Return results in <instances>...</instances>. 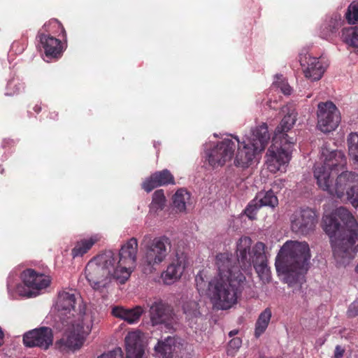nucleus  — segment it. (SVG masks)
Masks as SVG:
<instances>
[{
  "instance_id": "nucleus-1",
  "label": "nucleus",
  "mask_w": 358,
  "mask_h": 358,
  "mask_svg": "<svg viewBox=\"0 0 358 358\" xmlns=\"http://www.w3.org/2000/svg\"><path fill=\"white\" fill-rule=\"evenodd\" d=\"M252 240L243 236L236 243V265L232 255L229 252L217 255L215 266L217 274L212 278L206 287V272L200 271L195 277L196 288L201 294L206 293L213 306L217 309L227 310L234 306L241 294L240 283L245 280V275L239 267L245 271H250L253 266L259 278L263 280L269 278V268L265 255V245L257 243L252 248Z\"/></svg>"
},
{
  "instance_id": "nucleus-2",
  "label": "nucleus",
  "mask_w": 358,
  "mask_h": 358,
  "mask_svg": "<svg viewBox=\"0 0 358 358\" xmlns=\"http://www.w3.org/2000/svg\"><path fill=\"white\" fill-rule=\"evenodd\" d=\"M138 241L128 240L120 250L118 261L113 251L108 250L92 259L85 266V278L94 289L105 287L113 277L120 284L129 278L136 264Z\"/></svg>"
},
{
  "instance_id": "nucleus-3",
  "label": "nucleus",
  "mask_w": 358,
  "mask_h": 358,
  "mask_svg": "<svg viewBox=\"0 0 358 358\" xmlns=\"http://www.w3.org/2000/svg\"><path fill=\"white\" fill-rule=\"evenodd\" d=\"M322 227L331 239L337 263L348 264L358 252V224L355 217L346 208L339 207L332 214L324 215Z\"/></svg>"
},
{
  "instance_id": "nucleus-4",
  "label": "nucleus",
  "mask_w": 358,
  "mask_h": 358,
  "mask_svg": "<svg viewBox=\"0 0 358 358\" xmlns=\"http://www.w3.org/2000/svg\"><path fill=\"white\" fill-rule=\"evenodd\" d=\"M310 258V248L306 241H287L276 257L277 272L283 275L289 287H300L303 283V275L309 268Z\"/></svg>"
},
{
  "instance_id": "nucleus-5",
  "label": "nucleus",
  "mask_w": 358,
  "mask_h": 358,
  "mask_svg": "<svg viewBox=\"0 0 358 358\" xmlns=\"http://www.w3.org/2000/svg\"><path fill=\"white\" fill-rule=\"evenodd\" d=\"M171 248V241L166 236H153L145 234L141 241L139 265L145 273L157 270L166 259Z\"/></svg>"
},
{
  "instance_id": "nucleus-6",
  "label": "nucleus",
  "mask_w": 358,
  "mask_h": 358,
  "mask_svg": "<svg viewBox=\"0 0 358 358\" xmlns=\"http://www.w3.org/2000/svg\"><path fill=\"white\" fill-rule=\"evenodd\" d=\"M270 139L268 127L266 124L252 129L248 134L239 140L237 152L234 155V164L237 167L250 166L257 155L263 151Z\"/></svg>"
},
{
  "instance_id": "nucleus-7",
  "label": "nucleus",
  "mask_w": 358,
  "mask_h": 358,
  "mask_svg": "<svg viewBox=\"0 0 358 358\" xmlns=\"http://www.w3.org/2000/svg\"><path fill=\"white\" fill-rule=\"evenodd\" d=\"M64 333L62 338L57 341L55 345L61 351H76L84 344L92 329V316L83 317L78 314L76 320L62 322Z\"/></svg>"
},
{
  "instance_id": "nucleus-8",
  "label": "nucleus",
  "mask_w": 358,
  "mask_h": 358,
  "mask_svg": "<svg viewBox=\"0 0 358 358\" xmlns=\"http://www.w3.org/2000/svg\"><path fill=\"white\" fill-rule=\"evenodd\" d=\"M313 173L321 189L338 198L346 195L347 192L358 180V175L350 171H343L334 180L331 173L322 166L318 167Z\"/></svg>"
},
{
  "instance_id": "nucleus-9",
  "label": "nucleus",
  "mask_w": 358,
  "mask_h": 358,
  "mask_svg": "<svg viewBox=\"0 0 358 358\" xmlns=\"http://www.w3.org/2000/svg\"><path fill=\"white\" fill-rule=\"evenodd\" d=\"M22 284L15 285L13 280L9 277L8 290L10 293L32 297L37 296L41 291L46 289L50 284L51 280L48 275L36 273L33 269H27L21 274Z\"/></svg>"
},
{
  "instance_id": "nucleus-10",
  "label": "nucleus",
  "mask_w": 358,
  "mask_h": 358,
  "mask_svg": "<svg viewBox=\"0 0 358 358\" xmlns=\"http://www.w3.org/2000/svg\"><path fill=\"white\" fill-rule=\"evenodd\" d=\"M85 309V306L80 302L76 291L73 289L60 291L54 304V310L62 322L76 320L78 314H82L84 317L92 316L86 313Z\"/></svg>"
},
{
  "instance_id": "nucleus-11",
  "label": "nucleus",
  "mask_w": 358,
  "mask_h": 358,
  "mask_svg": "<svg viewBox=\"0 0 358 358\" xmlns=\"http://www.w3.org/2000/svg\"><path fill=\"white\" fill-rule=\"evenodd\" d=\"M294 145L285 144V141L273 138L265 158L267 169L273 173H285L292 157V148Z\"/></svg>"
},
{
  "instance_id": "nucleus-12",
  "label": "nucleus",
  "mask_w": 358,
  "mask_h": 358,
  "mask_svg": "<svg viewBox=\"0 0 358 358\" xmlns=\"http://www.w3.org/2000/svg\"><path fill=\"white\" fill-rule=\"evenodd\" d=\"M239 139L237 137L227 136L217 143L211 150L206 151V159L213 168L221 167L232 161Z\"/></svg>"
},
{
  "instance_id": "nucleus-13",
  "label": "nucleus",
  "mask_w": 358,
  "mask_h": 358,
  "mask_svg": "<svg viewBox=\"0 0 358 358\" xmlns=\"http://www.w3.org/2000/svg\"><path fill=\"white\" fill-rule=\"evenodd\" d=\"M317 127L323 133L334 131L341 122V114L331 101L320 102L317 105Z\"/></svg>"
},
{
  "instance_id": "nucleus-14",
  "label": "nucleus",
  "mask_w": 358,
  "mask_h": 358,
  "mask_svg": "<svg viewBox=\"0 0 358 358\" xmlns=\"http://www.w3.org/2000/svg\"><path fill=\"white\" fill-rule=\"evenodd\" d=\"M317 223L316 212L308 208L296 210L290 216L291 229L298 234H308L315 229Z\"/></svg>"
},
{
  "instance_id": "nucleus-15",
  "label": "nucleus",
  "mask_w": 358,
  "mask_h": 358,
  "mask_svg": "<svg viewBox=\"0 0 358 358\" xmlns=\"http://www.w3.org/2000/svg\"><path fill=\"white\" fill-rule=\"evenodd\" d=\"M283 117L276 127L273 138L281 140L287 145H294L296 142L295 135H289L287 132L293 127L296 121L297 112L294 106L288 104L281 108Z\"/></svg>"
},
{
  "instance_id": "nucleus-16",
  "label": "nucleus",
  "mask_w": 358,
  "mask_h": 358,
  "mask_svg": "<svg viewBox=\"0 0 358 358\" xmlns=\"http://www.w3.org/2000/svg\"><path fill=\"white\" fill-rule=\"evenodd\" d=\"M320 159V162L315 165L314 171L322 166L331 174L332 172L343 170L347 164V158L343 151L331 149L327 145L322 148Z\"/></svg>"
},
{
  "instance_id": "nucleus-17",
  "label": "nucleus",
  "mask_w": 358,
  "mask_h": 358,
  "mask_svg": "<svg viewBox=\"0 0 358 358\" xmlns=\"http://www.w3.org/2000/svg\"><path fill=\"white\" fill-rule=\"evenodd\" d=\"M155 350L157 358H182L192 350V346L168 336L158 341Z\"/></svg>"
},
{
  "instance_id": "nucleus-18",
  "label": "nucleus",
  "mask_w": 358,
  "mask_h": 358,
  "mask_svg": "<svg viewBox=\"0 0 358 358\" xmlns=\"http://www.w3.org/2000/svg\"><path fill=\"white\" fill-rule=\"evenodd\" d=\"M188 258L184 252H176L166 269L162 273L161 278L164 284L171 285L178 281L188 266Z\"/></svg>"
},
{
  "instance_id": "nucleus-19",
  "label": "nucleus",
  "mask_w": 358,
  "mask_h": 358,
  "mask_svg": "<svg viewBox=\"0 0 358 358\" xmlns=\"http://www.w3.org/2000/svg\"><path fill=\"white\" fill-rule=\"evenodd\" d=\"M150 315L154 325L163 324L168 330L173 329L176 319L169 306L157 300L150 307Z\"/></svg>"
},
{
  "instance_id": "nucleus-20",
  "label": "nucleus",
  "mask_w": 358,
  "mask_h": 358,
  "mask_svg": "<svg viewBox=\"0 0 358 358\" xmlns=\"http://www.w3.org/2000/svg\"><path fill=\"white\" fill-rule=\"evenodd\" d=\"M300 62L306 78L312 81L321 79L327 66V63L323 59L313 57L310 54H305L304 55L301 54Z\"/></svg>"
},
{
  "instance_id": "nucleus-21",
  "label": "nucleus",
  "mask_w": 358,
  "mask_h": 358,
  "mask_svg": "<svg viewBox=\"0 0 358 358\" xmlns=\"http://www.w3.org/2000/svg\"><path fill=\"white\" fill-rule=\"evenodd\" d=\"M53 341L52 329L48 327L35 329L23 336L24 344L27 347L38 346L44 350L48 349Z\"/></svg>"
},
{
  "instance_id": "nucleus-22",
  "label": "nucleus",
  "mask_w": 358,
  "mask_h": 358,
  "mask_svg": "<svg viewBox=\"0 0 358 358\" xmlns=\"http://www.w3.org/2000/svg\"><path fill=\"white\" fill-rule=\"evenodd\" d=\"M126 358H143L144 346L140 331L136 330L127 334L124 338Z\"/></svg>"
},
{
  "instance_id": "nucleus-23",
  "label": "nucleus",
  "mask_w": 358,
  "mask_h": 358,
  "mask_svg": "<svg viewBox=\"0 0 358 358\" xmlns=\"http://www.w3.org/2000/svg\"><path fill=\"white\" fill-rule=\"evenodd\" d=\"M343 23L341 14L334 13L327 16L320 25V36L326 40H331Z\"/></svg>"
},
{
  "instance_id": "nucleus-24",
  "label": "nucleus",
  "mask_w": 358,
  "mask_h": 358,
  "mask_svg": "<svg viewBox=\"0 0 358 358\" xmlns=\"http://www.w3.org/2000/svg\"><path fill=\"white\" fill-rule=\"evenodd\" d=\"M174 183L173 175L169 170L164 169L161 171H157L147 178L143 182L142 187L147 192H150L157 187Z\"/></svg>"
},
{
  "instance_id": "nucleus-25",
  "label": "nucleus",
  "mask_w": 358,
  "mask_h": 358,
  "mask_svg": "<svg viewBox=\"0 0 358 358\" xmlns=\"http://www.w3.org/2000/svg\"><path fill=\"white\" fill-rule=\"evenodd\" d=\"M143 312L144 309L141 306H136L132 309H126L120 306H116L112 310L113 315L124 320L129 324H134L138 321Z\"/></svg>"
},
{
  "instance_id": "nucleus-26",
  "label": "nucleus",
  "mask_w": 358,
  "mask_h": 358,
  "mask_svg": "<svg viewBox=\"0 0 358 358\" xmlns=\"http://www.w3.org/2000/svg\"><path fill=\"white\" fill-rule=\"evenodd\" d=\"M39 38L47 57L55 58L60 56L62 50L59 40L45 34L40 35Z\"/></svg>"
},
{
  "instance_id": "nucleus-27",
  "label": "nucleus",
  "mask_w": 358,
  "mask_h": 358,
  "mask_svg": "<svg viewBox=\"0 0 358 358\" xmlns=\"http://www.w3.org/2000/svg\"><path fill=\"white\" fill-rule=\"evenodd\" d=\"M174 208L178 212H185L187 206L191 204V195L185 189H179L173 196Z\"/></svg>"
},
{
  "instance_id": "nucleus-28",
  "label": "nucleus",
  "mask_w": 358,
  "mask_h": 358,
  "mask_svg": "<svg viewBox=\"0 0 358 358\" xmlns=\"http://www.w3.org/2000/svg\"><path fill=\"white\" fill-rule=\"evenodd\" d=\"M99 239V236L94 235L78 241L71 251L73 257L75 258L83 256L90 250L92 245L97 242Z\"/></svg>"
},
{
  "instance_id": "nucleus-29",
  "label": "nucleus",
  "mask_w": 358,
  "mask_h": 358,
  "mask_svg": "<svg viewBox=\"0 0 358 358\" xmlns=\"http://www.w3.org/2000/svg\"><path fill=\"white\" fill-rule=\"evenodd\" d=\"M271 317V311L269 308H266L260 313L255 324V336L257 338L265 332L270 322Z\"/></svg>"
},
{
  "instance_id": "nucleus-30",
  "label": "nucleus",
  "mask_w": 358,
  "mask_h": 358,
  "mask_svg": "<svg viewBox=\"0 0 358 358\" xmlns=\"http://www.w3.org/2000/svg\"><path fill=\"white\" fill-rule=\"evenodd\" d=\"M348 155L353 163L358 166V133L352 132L347 138Z\"/></svg>"
},
{
  "instance_id": "nucleus-31",
  "label": "nucleus",
  "mask_w": 358,
  "mask_h": 358,
  "mask_svg": "<svg viewBox=\"0 0 358 358\" xmlns=\"http://www.w3.org/2000/svg\"><path fill=\"white\" fill-rule=\"evenodd\" d=\"M341 38L347 45L358 50V27L344 28Z\"/></svg>"
},
{
  "instance_id": "nucleus-32",
  "label": "nucleus",
  "mask_w": 358,
  "mask_h": 358,
  "mask_svg": "<svg viewBox=\"0 0 358 358\" xmlns=\"http://www.w3.org/2000/svg\"><path fill=\"white\" fill-rule=\"evenodd\" d=\"M255 199L258 200V203H259L261 207L269 206L274 208L278 203V198L273 191L259 192Z\"/></svg>"
},
{
  "instance_id": "nucleus-33",
  "label": "nucleus",
  "mask_w": 358,
  "mask_h": 358,
  "mask_svg": "<svg viewBox=\"0 0 358 358\" xmlns=\"http://www.w3.org/2000/svg\"><path fill=\"white\" fill-rule=\"evenodd\" d=\"M166 204V198L164 191L159 189L155 192L152 196V201L150 205V210L156 213L158 210H162Z\"/></svg>"
},
{
  "instance_id": "nucleus-34",
  "label": "nucleus",
  "mask_w": 358,
  "mask_h": 358,
  "mask_svg": "<svg viewBox=\"0 0 358 358\" xmlns=\"http://www.w3.org/2000/svg\"><path fill=\"white\" fill-rule=\"evenodd\" d=\"M183 310L188 320H192L199 315V305L194 301L186 302L183 305Z\"/></svg>"
},
{
  "instance_id": "nucleus-35",
  "label": "nucleus",
  "mask_w": 358,
  "mask_h": 358,
  "mask_svg": "<svg viewBox=\"0 0 358 358\" xmlns=\"http://www.w3.org/2000/svg\"><path fill=\"white\" fill-rule=\"evenodd\" d=\"M273 87L280 89L285 95H289L292 92V88L282 75H276L274 77Z\"/></svg>"
},
{
  "instance_id": "nucleus-36",
  "label": "nucleus",
  "mask_w": 358,
  "mask_h": 358,
  "mask_svg": "<svg viewBox=\"0 0 358 358\" xmlns=\"http://www.w3.org/2000/svg\"><path fill=\"white\" fill-rule=\"evenodd\" d=\"M345 18L350 24L358 22V2L350 3L345 13Z\"/></svg>"
},
{
  "instance_id": "nucleus-37",
  "label": "nucleus",
  "mask_w": 358,
  "mask_h": 358,
  "mask_svg": "<svg viewBox=\"0 0 358 358\" xmlns=\"http://www.w3.org/2000/svg\"><path fill=\"white\" fill-rule=\"evenodd\" d=\"M261 208L258 200L254 199L250 202L247 208L245 210V215L250 219H255L257 210Z\"/></svg>"
},
{
  "instance_id": "nucleus-38",
  "label": "nucleus",
  "mask_w": 358,
  "mask_h": 358,
  "mask_svg": "<svg viewBox=\"0 0 358 358\" xmlns=\"http://www.w3.org/2000/svg\"><path fill=\"white\" fill-rule=\"evenodd\" d=\"M242 344V341L240 338H232L228 344L227 348V354L231 356H234L238 349L241 348Z\"/></svg>"
},
{
  "instance_id": "nucleus-39",
  "label": "nucleus",
  "mask_w": 358,
  "mask_h": 358,
  "mask_svg": "<svg viewBox=\"0 0 358 358\" xmlns=\"http://www.w3.org/2000/svg\"><path fill=\"white\" fill-rule=\"evenodd\" d=\"M346 196L352 205H358V180L347 192Z\"/></svg>"
},
{
  "instance_id": "nucleus-40",
  "label": "nucleus",
  "mask_w": 358,
  "mask_h": 358,
  "mask_svg": "<svg viewBox=\"0 0 358 358\" xmlns=\"http://www.w3.org/2000/svg\"><path fill=\"white\" fill-rule=\"evenodd\" d=\"M24 89V85L19 82L12 81L8 84L7 95L12 96L18 94Z\"/></svg>"
},
{
  "instance_id": "nucleus-41",
  "label": "nucleus",
  "mask_w": 358,
  "mask_h": 358,
  "mask_svg": "<svg viewBox=\"0 0 358 358\" xmlns=\"http://www.w3.org/2000/svg\"><path fill=\"white\" fill-rule=\"evenodd\" d=\"M97 358H123V352L120 348H116L111 351L101 355Z\"/></svg>"
},
{
  "instance_id": "nucleus-42",
  "label": "nucleus",
  "mask_w": 358,
  "mask_h": 358,
  "mask_svg": "<svg viewBox=\"0 0 358 358\" xmlns=\"http://www.w3.org/2000/svg\"><path fill=\"white\" fill-rule=\"evenodd\" d=\"M358 315V299L353 301L349 306L348 315L353 317Z\"/></svg>"
},
{
  "instance_id": "nucleus-43",
  "label": "nucleus",
  "mask_w": 358,
  "mask_h": 358,
  "mask_svg": "<svg viewBox=\"0 0 358 358\" xmlns=\"http://www.w3.org/2000/svg\"><path fill=\"white\" fill-rule=\"evenodd\" d=\"M344 350L339 345H337L335 348L334 357L336 358H341L343 357Z\"/></svg>"
},
{
  "instance_id": "nucleus-44",
  "label": "nucleus",
  "mask_w": 358,
  "mask_h": 358,
  "mask_svg": "<svg viewBox=\"0 0 358 358\" xmlns=\"http://www.w3.org/2000/svg\"><path fill=\"white\" fill-rule=\"evenodd\" d=\"M284 182L285 181L283 180H281V179H278V180H275L273 182V189H281V187L284 185Z\"/></svg>"
},
{
  "instance_id": "nucleus-45",
  "label": "nucleus",
  "mask_w": 358,
  "mask_h": 358,
  "mask_svg": "<svg viewBox=\"0 0 358 358\" xmlns=\"http://www.w3.org/2000/svg\"><path fill=\"white\" fill-rule=\"evenodd\" d=\"M3 337H4L3 332L2 331V329L0 327V346L3 343Z\"/></svg>"
},
{
  "instance_id": "nucleus-46",
  "label": "nucleus",
  "mask_w": 358,
  "mask_h": 358,
  "mask_svg": "<svg viewBox=\"0 0 358 358\" xmlns=\"http://www.w3.org/2000/svg\"><path fill=\"white\" fill-rule=\"evenodd\" d=\"M50 24H55L56 25L60 26V24L59 23V22H57L56 20L51 21Z\"/></svg>"
},
{
  "instance_id": "nucleus-47",
  "label": "nucleus",
  "mask_w": 358,
  "mask_h": 358,
  "mask_svg": "<svg viewBox=\"0 0 358 358\" xmlns=\"http://www.w3.org/2000/svg\"><path fill=\"white\" fill-rule=\"evenodd\" d=\"M236 334H237V331H231L229 332V336H232Z\"/></svg>"
},
{
  "instance_id": "nucleus-48",
  "label": "nucleus",
  "mask_w": 358,
  "mask_h": 358,
  "mask_svg": "<svg viewBox=\"0 0 358 358\" xmlns=\"http://www.w3.org/2000/svg\"><path fill=\"white\" fill-rule=\"evenodd\" d=\"M355 271H356L357 273H358V264L357 265V266H356V268H355Z\"/></svg>"
}]
</instances>
